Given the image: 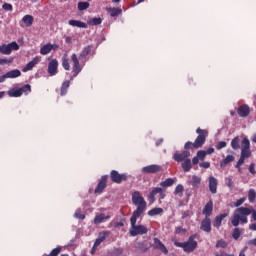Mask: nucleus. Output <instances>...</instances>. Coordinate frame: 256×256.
<instances>
[{
  "instance_id": "47",
  "label": "nucleus",
  "mask_w": 256,
  "mask_h": 256,
  "mask_svg": "<svg viewBox=\"0 0 256 256\" xmlns=\"http://www.w3.org/2000/svg\"><path fill=\"white\" fill-rule=\"evenodd\" d=\"M224 147H227V142L225 141H220L218 142V144L216 145V149L218 151H221V149H224Z\"/></svg>"
},
{
  "instance_id": "30",
  "label": "nucleus",
  "mask_w": 256,
  "mask_h": 256,
  "mask_svg": "<svg viewBox=\"0 0 256 256\" xmlns=\"http://www.w3.org/2000/svg\"><path fill=\"white\" fill-rule=\"evenodd\" d=\"M23 23L26 25V27H31V25H33V17L31 15H25L22 18Z\"/></svg>"
},
{
  "instance_id": "11",
  "label": "nucleus",
  "mask_w": 256,
  "mask_h": 256,
  "mask_svg": "<svg viewBox=\"0 0 256 256\" xmlns=\"http://www.w3.org/2000/svg\"><path fill=\"white\" fill-rule=\"evenodd\" d=\"M110 177L113 183H122L123 181H127V175L119 174L116 170L111 171Z\"/></svg>"
},
{
  "instance_id": "33",
  "label": "nucleus",
  "mask_w": 256,
  "mask_h": 256,
  "mask_svg": "<svg viewBox=\"0 0 256 256\" xmlns=\"http://www.w3.org/2000/svg\"><path fill=\"white\" fill-rule=\"evenodd\" d=\"M175 183V180L172 178H167L165 181L160 183L161 187H171Z\"/></svg>"
},
{
  "instance_id": "62",
  "label": "nucleus",
  "mask_w": 256,
  "mask_h": 256,
  "mask_svg": "<svg viewBox=\"0 0 256 256\" xmlns=\"http://www.w3.org/2000/svg\"><path fill=\"white\" fill-rule=\"evenodd\" d=\"M123 253V249H121V248H117L116 250H115V256H119V255H121Z\"/></svg>"
},
{
  "instance_id": "39",
  "label": "nucleus",
  "mask_w": 256,
  "mask_h": 256,
  "mask_svg": "<svg viewBox=\"0 0 256 256\" xmlns=\"http://www.w3.org/2000/svg\"><path fill=\"white\" fill-rule=\"evenodd\" d=\"M102 19L100 17L93 18L92 20L88 21V25H101Z\"/></svg>"
},
{
  "instance_id": "37",
  "label": "nucleus",
  "mask_w": 256,
  "mask_h": 256,
  "mask_svg": "<svg viewBox=\"0 0 256 256\" xmlns=\"http://www.w3.org/2000/svg\"><path fill=\"white\" fill-rule=\"evenodd\" d=\"M68 89H69V81L63 82L61 87V95H66Z\"/></svg>"
},
{
  "instance_id": "9",
  "label": "nucleus",
  "mask_w": 256,
  "mask_h": 256,
  "mask_svg": "<svg viewBox=\"0 0 256 256\" xmlns=\"http://www.w3.org/2000/svg\"><path fill=\"white\" fill-rule=\"evenodd\" d=\"M191 157V152L189 151H183L182 153H174L173 159L174 161H177V163H183L184 161H187Z\"/></svg>"
},
{
  "instance_id": "32",
  "label": "nucleus",
  "mask_w": 256,
  "mask_h": 256,
  "mask_svg": "<svg viewBox=\"0 0 256 256\" xmlns=\"http://www.w3.org/2000/svg\"><path fill=\"white\" fill-rule=\"evenodd\" d=\"M163 213V208H153L148 211L149 217H155V215H161Z\"/></svg>"
},
{
  "instance_id": "15",
  "label": "nucleus",
  "mask_w": 256,
  "mask_h": 256,
  "mask_svg": "<svg viewBox=\"0 0 256 256\" xmlns=\"http://www.w3.org/2000/svg\"><path fill=\"white\" fill-rule=\"evenodd\" d=\"M200 229L205 233H211V218H205L201 222Z\"/></svg>"
},
{
  "instance_id": "60",
  "label": "nucleus",
  "mask_w": 256,
  "mask_h": 256,
  "mask_svg": "<svg viewBox=\"0 0 256 256\" xmlns=\"http://www.w3.org/2000/svg\"><path fill=\"white\" fill-rule=\"evenodd\" d=\"M9 63H11L10 60H7V59H0V65H7V64H9Z\"/></svg>"
},
{
  "instance_id": "54",
  "label": "nucleus",
  "mask_w": 256,
  "mask_h": 256,
  "mask_svg": "<svg viewBox=\"0 0 256 256\" xmlns=\"http://www.w3.org/2000/svg\"><path fill=\"white\" fill-rule=\"evenodd\" d=\"M74 217H76V219H81V220L85 219L84 214L79 213V211L75 212Z\"/></svg>"
},
{
  "instance_id": "4",
  "label": "nucleus",
  "mask_w": 256,
  "mask_h": 256,
  "mask_svg": "<svg viewBox=\"0 0 256 256\" xmlns=\"http://www.w3.org/2000/svg\"><path fill=\"white\" fill-rule=\"evenodd\" d=\"M176 247L184 249L185 253H193L197 249V241H195V235L189 237L187 242H175Z\"/></svg>"
},
{
  "instance_id": "59",
  "label": "nucleus",
  "mask_w": 256,
  "mask_h": 256,
  "mask_svg": "<svg viewBox=\"0 0 256 256\" xmlns=\"http://www.w3.org/2000/svg\"><path fill=\"white\" fill-rule=\"evenodd\" d=\"M149 201L150 203H155V194H153L152 192L149 195Z\"/></svg>"
},
{
  "instance_id": "25",
  "label": "nucleus",
  "mask_w": 256,
  "mask_h": 256,
  "mask_svg": "<svg viewBox=\"0 0 256 256\" xmlns=\"http://www.w3.org/2000/svg\"><path fill=\"white\" fill-rule=\"evenodd\" d=\"M53 51V44H46L40 49L41 55H49Z\"/></svg>"
},
{
  "instance_id": "49",
  "label": "nucleus",
  "mask_w": 256,
  "mask_h": 256,
  "mask_svg": "<svg viewBox=\"0 0 256 256\" xmlns=\"http://www.w3.org/2000/svg\"><path fill=\"white\" fill-rule=\"evenodd\" d=\"M2 9H4V11H13V5H11L9 3H4L2 5Z\"/></svg>"
},
{
  "instance_id": "5",
  "label": "nucleus",
  "mask_w": 256,
  "mask_h": 256,
  "mask_svg": "<svg viewBox=\"0 0 256 256\" xmlns=\"http://www.w3.org/2000/svg\"><path fill=\"white\" fill-rule=\"evenodd\" d=\"M23 93H26V95H29V93H31V85L26 84V85L22 86L21 88L11 89L8 92V95H9V97H21V95H23Z\"/></svg>"
},
{
  "instance_id": "13",
  "label": "nucleus",
  "mask_w": 256,
  "mask_h": 256,
  "mask_svg": "<svg viewBox=\"0 0 256 256\" xmlns=\"http://www.w3.org/2000/svg\"><path fill=\"white\" fill-rule=\"evenodd\" d=\"M57 67H59V62L57 61V59H52L48 64L49 75H57Z\"/></svg>"
},
{
  "instance_id": "35",
  "label": "nucleus",
  "mask_w": 256,
  "mask_h": 256,
  "mask_svg": "<svg viewBox=\"0 0 256 256\" xmlns=\"http://www.w3.org/2000/svg\"><path fill=\"white\" fill-rule=\"evenodd\" d=\"M240 157H243L244 159H249V157H251V149H242Z\"/></svg>"
},
{
  "instance_id": "19",
  "label": "nucleus",
  "mask_w": 256,
  "mask_h": 256,
  "mask_svg": "<svg viewBox=\"0 0 256 256\" xmlns=\"http://www.w3.org/2000/svg\"><path fill=\"white\" fill-rule=\"evenodd\" d=\"M109 235H110L109 231L100 233L94 243L95 247H99L103 243V241H105V239H107V237H109Z\"/></svg>"
},
{
  "instance_id": "14",
  "label": "nucleus",
  "mask_w": 256,
  "mask_h": 256,
  "mask_svg": "<svg viewBox=\"0 0 256 256\" xmlns=\"http://www.w3.org/2000/svg\"><path fill=\"white\" fill-rule=\"evenodd\" d=\"M203 215H205V218L211 217L213 215V200H209L207 204L204 206V209L202 211Z\"/></svg>"
},
{
  "instance_id": "45",
  "label": "nucleus",
  "mask_w": 256,
  "mask_h": 256,
  "mask_svg": "<svg viewBox=\"0 0 256 256\" xmlns=\"http://www.w3.org/2000/svg\"><path fill=\"white\" fill-rule=\"evenodd\" d=\"M216 247L225 249V247H227V243L225 242V240L221 239L216 243Z\"/></svg>"
},
{
  "instance_id": "16",
  "label": "nucleus",
  "mask_w": 256,
  "mask_h": 256,
  "mask_svg": "<svg viewBox=\"0 0 256 256\" xmlns=\"http://www.w3.org/2000/svg\"><path fill=\"white\" fill-rule=\"evenodd\" d=\"M209 181V191L212 193V195H215L217 193V178L210 176L208 178Z\"/></svg>"
},
{
  "instance_id": "42",
  "label": "nucleus",
  "mask_w": 256,
  "mask_h": 256,
  "mask_svg": "<svg viewBox=\"0 0 256 256\" xmlns=\"http://www.w3.org/2000/svg\"><path fill=\"white\" fill-rule=\"evenodd\" d=\"M243 163H245V158L243 156H240V159L238 160V162L235 165V167H236V169H238L239 173H241V165H243Z\"/></svg>"
},
{
  "instance_id": "63",
  "label": "nucleus",
  "mask_w": 256,
  "mask_h": 256,
  "mask_svg": "<svg viewBox=\"0 0 256 256\" xmlns=\"http://www.w3.org/2000/svg\"><path fill=\"white\" fill-rule=\"evenodd\" d=\"M191 147H193V143L191 142H187L184 146L185 149H191Z\"/></svg>"
},
{
  "instance_id": "51",
  "label": "nucleus",
  "mask_w": 256,
  "mask_h": 256,
  "mask_svg": "<svg viewBox=\"0 0 256 256\" xmlns=\"http://www.w3.org/2000/svg\"><path fill=\"white\" fill-rule=\"evenodd\" d=\"M183 185H178V186H176V188H175V194L176 195H179V193H183Z\"/></svg>"
},
{
  "instance_id": "2",
  "label": "nucleus",
  "mask_w": 256,
  "mask_h": 256,
  "mask_svg": "<svg viewBox=\"0 0 256 256\" xmlns=\"http://www.w3.org/2000/svg\"><path fill=\"white\" fill-rule=\"evenodd\" d=\"M132 203L137 208L133 212L132 216H141L143 215L144 211L147 209V202L145 201V198L141 196V193L139 191H135L132 194Z\"/></svg>"
},
{
  "instance_id": "26",
  "label": "nucleus",
  "mask_w": 256,
  "mask_h": 256,
  "mask_svg": "<svg viewBox=\"0 0 256 256\" xmlns=\"http://www.w3.org/2000/svg\"><path fill=\"white\" fill-rule=\"evenodd\" d=\"M238 115L240 117H247L249 115V106L243 105L238 109Z\"/></svg>"
},
{
  "instance_id": "3",
  "label": "nucleus",
  "mask_w": 256,
  "mask_h": 256,
  "mask_svg": "<svg viewBox=\"0 0 256 256\" xmlns=\"http://www.w3.org/2000/svg\"><path fill=\"white\" fill-rule=\"evenodd\" d=\"M141 216H131L130 223V235L131 237H137V235H147L149 231L144 225H137V218Z\"/></svg>"
},
{
  "instance_id": "44",
  "label": "nucleus",
  "mask_w": 256,
  "mask_h": 256,
  "mask_svg": "<svg viewBox=\"0 0 256 256\" xmlns=\"http://www.w3.org/2000/svg\"><path fill=\"white\" fill-rule=\"evenodd\" d=\"M198 159H200V161H203V159H205V157H207V152H205V150H200L197 152V156Z\"/></svg>"
},
{
  "instance_id": "10",
  "label": "nucleus",
  "mask_w": 256,
  "mask_h": 256,
  "mask_svg": "<svg viewBox=\"0 0 256 256\" xmlns=\"http://www.w3.org/2000/svg\"><path fill=\"white\" fill-rule=\"evenodd\" d=\"M71 60L73 63V77H77V75L81 73V65L79 64V58H77V54H72Z\"/></svg>"
},
{
  "instance_id": "43",
  "label": "nucleus",
  "mask_w": 256,
  "mask_h": 256,
  "mask_svg": "<svg viewBox=\"0 0 256 256\" xmlns=\"http://www.w3.org/2000/svg\"><path fill=\"white\" fill-rule=\"evenodd\" d=\"M89 53H91V46H86L80 54V57H87Z\"/></svg>"
},
{
  "instance_id": "12",
  "label": "nucleus",
  "mask_w": 256,
  "mask_h": 256,
  "mask_svg": "<svg viewBox=\"0 0 256 256\" xmlns=\"http://www.w3.org/2000/svg\"><path fill=\"white\" fill-rule=\"evenodd\" d=\"M163 168L157 164L148 165L142 168V173H159Z\"/></svg>"
},
{
  "instance_id": "34",
  "label": "nucleus",
  "mask_w": 256,
  "mask_h": 256,
  "mask_svg": "<svg viewBox=\"0 0 256 256\" xmlns=\"http://www.w3.org/2000/svg\"><path fill=\"white\" fill-rule=\"evenodd\" d=\"M255 197H256V192L254 189H250L248 192V201L250 203H254L255 202Z\"/></svg>"
},
{
  "instance_id": "36",
  "label": "nucleus",
  "mask_w": 256,
  "mask_h": 256,
  "mask_svg": "<svg viewBox=\"0 0 256 256\" xmlns=\"http://www.w3.org/2000/svg\"><path fill=\"white\" fill-rule=\"evenodd\" d=\"M251 142L247 137L242 140V149H251Z\"/></svg>"
},
{
  "instance_id": "38",
  "label": "nucleus",
  "mask_w": 256,
  "mask_h": 256,
  "mask_svg": "<svg viewBox=\"0 0 256 256\" xmlns=\"http://www.w3.org/2000/svg\"><path fill=\"white\" fill-rule=\"evenodd\" d=\"M78 9L79 11H85V9H89V2H79Z\"/></svg>"
},
{
  "instance_id": "1",
  "label": "nucleus",
  "mask_w": 256,
  "mask_h": 256,
  "mask_svg": "<svg viewBox=\"0 0 256 256\" xmlns=\"http://www.w3.org/2000/svg\"><path fill=\"white\" fill-rule=\"evenodd\" d=\"M252 216V219L256 221V211L253 208L239 207L231 216V224L233 227H239V223H248L247 217Z\"/></svg>"
},
{
  "instance_id": "55",
  "label": "nucleus",
  "mask_w": 256,
  "mask_h": 256,
  "mask_svg": "<svg viewBox=\"0 0 256 256\" xmlns=\"http://www.w3.org/2000/svg\"><path fill=\"white\" fill-rule=\"evenodd\" d=\"M249 172L252 174V175H255L256 174V171H255V164L252 163L249 165Z\"/></svg>"
},
{
  "instance_id": "31",
  "label": "nucleus",
  "mask_w": 256,
  "mask_h": 256,
  "mask_svg": "<svg viewBox=\"0 0 256 256\" xmlns=\"http://www.w3.org/2000/svg\"><path fill=\"white\" fill-rule=\"evenodd\" d=\"M107 11L110 13L111 17H117L122 13V10L119 8H107Z\"/></svg>"
},
{
  "instance_id": "28",
  "label": "nucleus",
  "mask_w": 256,
  "mask_h": 256,
  "mask_svg": "<svg viewBox=\"0 0 256 256\" xmlns=\"http://www.w3.org/2000/svg\"><path fill=\"white\" fill-rule=\"evenodd\" d=\"M233 161H235V156L228 155L225 157V159L222 160V162L220 163V167H225L229 165V163H233Z\"/></svg>"
},
{
  "instance_id": "6",
  "label": "nucleus",
  "mask_w": 256,
  "mask_h": 256,
  "mask_svg": "<svg viewBox=\"0 0 256 256\" xmlns=\"http://www.w3.org/2000/svg\"><path fill=\"white\" fill-rule=\"evenodd\" d=\"M196 133H198V137L196 138L195 142L193 143V147L195 149H199V147H203V145L205 144V140L207 139V130L198 128L196 130Z\"/></svg>"
},
{
  "instance_id": "58",
  "label": "nucleus",
  "mask_w": 256,
  "mask_h": 256,
  "mask_svg": "<svg viewBox=\"0 0 256 256\" xmlns=\"http://www.w3.org/2000/svg\"><path fill=\"white\" fill-rule=\"evenodd\" d=\"M190 215H191V211L186 210L182 212V219H187V217H189Z\"/></svg>"
},
{
  "instance_id": "8",
  "label": "nucleus",
  "mask_w": 256,
  "mask_h": 256,
  "mask_svg": "<svg viewBox=\"0 0 256 256\" xmlns=\"http://www.w3.org/2000/svg\"><path fill=\"white\" fill-rule=\"evenodd\" d=\"M152 247H153V249L161 251V253H163L164 255H169V250L167 249L165 244H163V242H161L159 240V238H154V242L152 244Z\"/></svg>"
},
{
  "instance_id": "27",
  "label": "nucleus",
  "mask_w": 256,
  "mask_h": 256,
  "mask_svg": "<svg viewBox=\"0 0 256 256\" xmlns=\"http://www.w3.org/2000/svg\"><path fill=\"white\" fill-rule=\"evenodd\" d=\"M189 183L192 187H199L201 185V177L193 175Z\"/></svg>"
},
{
  "instance_id": "24",
  "label": "nucleus",
  "mask_w": 256,
  "mask_h": 256,
  "mask_svg": "<svg viewBox=\"0 0 256 256\" xmlns=\"http://www.w3.org/2000/svg\"><path fill=\"white\" fill-rule=\"evenodd\" d=\"M227 217V214H220L215 217L213 226L216 227V229H219L221 227V223H223V219Z\"/></svg>"
},
{
  "instance_id": "48",
  "label": "nucleus",
  "mask_w": 256,
  "mask_h": 256,
  "mask_svg": "<svg viewBox=\"0 0 256 256\" xmlns=\"http://www.w3.org/2000/svg\"><path fill=\"white\" fill-rule=\"evenodd\" d=\"M137 249H140L141 251H147L149 249L147 245L143 244L142 242H138L136 244Z\"/></svg>"
},
{
  "instance_id": "17",
  "label": "nucleus",
  "mask_w": 256,
  "mask_h": 256,
  "mask_svg": "<svg viewBox=\"0 0 256 256\" xmlns=\"http://www.w3.org/2000/svg\"><path fill=\"white\" fill-rule=\"evenodd\" d=\"M105 187H107V176H102L100 182L95 188V193H103Z\"/></svg>"
},
{
  "instance_id": "40",
  "label": "nucleus",
  "mask_w": 256,
  "mask_h": 256,
  "mask_svg": "<svg viewBox=\"0 0 256 256\" xmlns=\"http://www.w3.org/2000/svg\"><path fill=\"white\" fill-rule=\"evenodd\" d=\"M232 237H233V239H235L237 241V239H239V237H241V229L235 228L233 230Z\"/></svg>"
},
{
  "instance_id": "56",
  "label": "nucleus",
  "mask_w": 256,
  "mask_h": 256,
  "mask_svg": "<svg viewBox=\"0 0 256 256\" xmlns=\"http://www.w3.org/2000/svg\"><path fill=\"white\" fill-rule=\"evenodd\" d=\"M243 203H245V198H241V199L237 200L235 203V207H241V205H243Z\"/></svg>"
},
{
  "instance_id": "29",
  "label": "nucleus",
  "mask_w": 256,
  "mask_h": 256,
  "mask_svg": "<svg viewBox=\"0 0 256 256\" xmlns=\"http://www.w3.org/2000/svg\"><path fill=\"white\" fill-rule=\"evenodd\" d=\"M241 143V139L239 138V136H236L232 141H231V147L232 149H234V151H237V149H239Z\"/></svg>"
},
{
  "instance_id": "21",
  "label": "nucleus",
  "mask_w": 256,
  "mask_h": 256,
  "mask_svg": "<svg viewBox=\"0 0 256 256\" xmlns=\"http://www.w3.org/2000/svg\"><path fill=\"white\" fill-rule=\"evenodd\" d=\"M181 167L184 171V173H189V171H191V169H193V163L191 162V159H187V160H184L182 163H181Z\"/></svg>"
},
{
  "instance_id": "41",
  "label": "nucleus",
  "mask_w": 256,
  "mask_h": 256,
  "mask_svg": "<svg viewBox=\"0 0 256 256\" xmlns=\"http://www.w3.org/2000/svg\"><path fill=\"white\" fill-rule=\"evenodd\" d=\"M62 66L66 71H69L71 69V66L69 65V59L67 58H62Z\"/></svg>"
},
{
  "instance_id": "52",
  "label": "nucleus",
  "mask_w": 256,
  "mask_h": 256,
  "mask_svg": "<svg viewBox=\"0 0 256 256\" xmlns=\"http://www.w3.org/2000/svg\"><path fill=\"white\" fill-rule=\"evenodd\" d=\"M151 193L153 195H160V193H163V189L162 188H154Z\"/></svg>"
},
{
  "instance_id": "20",
  "label": "nucleus",
  "mask_w": 256,
  "mask_h": 256,
  "mask_svg": "<svg viewBox=\"0 0 256 256\" xmlns=\"http://www.w3.org/2000/svg\"><path fill=\"white\" fill-rule=\"evenodd\" d=\"M39 63V58L35 57L32 61L28 62L26 66L23 68V73H27V71H31L33 67H35Z\"/></svg>"
},
{
  "instance_id": "18",
  "label": "nucleus",
  "mask_w": 256,
  "mask_h": 256,
  "mask_svg": "<svg viewBox=\"0 0 256 256\" xmlns=\"http://www.w3.org/2000/svg\"><path fill=\"white\" fill-rule=\"evenodd\" d=\"M107 219H111V216L105 215V213H98L94 218V225H100V223H103Z\"/></svg>"
},
{
  "instance_id": "22",
  "label": "nucleus",
  "mask_w": 256,
  "mask_h": 256,
  "mask_svg": "<svg viewBox=\"0 0 256 256\" xmlns=\"http://www.w3.org/2000/svg\"><path fill=\"white\" fill-rule=\"evenodd\" d=\"M68 23L69 25H71V27H78L79 29H87V24L79 20H69Z\"/></svg>"
},
{
  "instance_id": "46",
  "label": "nucleus",
  "mask_w": 256,
  "mask_h": 256,
  "mask_svg": "<svg viewBox=\"0 0 256 256\" xmlns=\"http://www.w3.org/2000/svg\"><path fill=\"white\" fill-rule=\"evenodd\" d=\"M227 181V187H229V189H233L235 187V184H233V177L229 176L226 178Z\"/></svg>"
},
{
  "instance_id": "61",
  "label": "nucleus",
  "mask_w": 256,
  "mask_h": 256,
  "mask_svg": "<svg viewBox=\"0 0 256 256\" xmlns=\"http://www.w3.org/2000/svg\"><path fill=\"white\" fill-rule=\"evenodd\" d=\"M199 164V157L198 156H195L193 159H192V165H197Z\"/></svg>"
},
{
  "instance_id": "53",
  "label": "nucleus",
  "mask_w": 256,
  "mask_h": 256,
  "mask_svg": "<svg viewBox=\"0 0 256 256\" xmlns=\"http://www.w3.org/2000/svg\"><path fill=\"white\" fill-rule=\"evenodd\" d=\"M200 167H202L203 169H209L211 167V162H202L199 164Z\"/></svg>"
},
{
  "instance_id": "57",
  "label": "nucleus",
  "mask_w": 256,
  "mask_h": 256,
  "mask_svg": "<svg viewBox=\"0 0 256 256\" xmlns=\"http://www.w3.org/2000/svg\"><path fill=\"white\" fill-rule=\"evenodd\" d=\"M185 232H186V230L183 229V227H176V229H175V233L177 235H179L180 233H185Z\"/></svg>"
},
{
  "instance_id": "50",
  "label": "nucleus",
  "mask_w": 256,
  "mask_h": 256,
  "mask_svg": "<svg viewBox=\"0 0 256 256\" xmlns=\"http://www.w3.org/2000/svg\"><path fill=\"white\" fill-rule=\"evenodd\" d=\"M59 253H61V247H57V248L53 249L51 251L50 255L57 256V255H59Z\"/></svg>"
},
{
  "instance_id": "7",
  "label": "nucleus",
  "mask_w": 256,
  "mask_h": 256,
  "mask_svg": "<svg viewBox=\"0 0 256 256\" xmlns=\"http://www.w3.org/2000/svg\"><path fill=\"white\" fill-rule=\"evenodd\" d=\"M11 51H19V44H17V42L0 46V53H2V55H11Z\"/></svg>"
},
{
  "instance_id": "23",
  "label": "nucleus",
  "mask_w": 256,
  "mask_h": 256,
  "mask_svg": "<svg viewBox=\"0 0 256 256\" xmlns=\"http://www.w3.org/2000/svg\"><path fill=\"white\" fill-rule=\"evenodd\" d=\"M6 79H17V77H21V71L19 69H15L4 74Z\"/></svg>"
},
{
  "instance_id": "64",
  "label": "nucleus",
  "mask_w": 256,
  "mask_h": 256,
  "mask_svg": "<svg viewBox=\"0 0 256 256\" xmlns=\"http://www.w3.org/2000/svg\"><path fill=\"white\" fill-rule=\"evenodd\" d=\"M247 244H248V245H255V246H256V238L253 239V240H249V241L247 242Z\"/></svg>"
}]
</instances>
